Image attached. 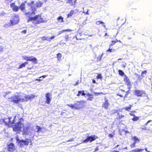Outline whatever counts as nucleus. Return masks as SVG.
Here are the masks:
<instances>
[{
  "mask_svg": "<svg viewBox=\"0 0 152 152\" xmlns=\"http://www.w3.org/2000/svg\"><path fill=\"white\" fill-rule=\"evenodd\" d=\"M19 20L18 16L17 15H15L13 17V20H10L11 24L13 25L17 24L19 21Z\"/></svg>",
  "mask_w": 152,
  "mask_h": 152,
  "instance_id": "nucleus-9",
  "label": "nucleus"
},
{
  "mask_svg": "<svg viewBox=\"0 0 152 152\" xmlns=\"http://www.w3.org/2000/svg\"><path fill=\"white\" fill-rule=\"evenodd\" d=\"M99 150V148H98V147H97L96 148V149H95V151H98Z\"/></svg>",
  "mask_w": 152,
  "mask_h": 152,
  "instance_id": "nucleus-53",
  "label": "nucleus"
},
{
  "mask_svg": "<svg viewBox=\"0 0 152 152\" xmlns=\"http://www.w3.org/2000/svg\"><path fill=\"white\" fill-rule=\"evenodd\" d=\"M112 152H120L119 151H113Z\"/></svg>",
  "mask_w": 152,
  "mask_h": 152,
  "instance_id": "nucleus-64",
  "label": "nucleus"
},
{
  "mask_svg": "<svg viewBox=\"0 0 152 152\" xmlns=\"http://www.w3.org/2000/svg\"><path fill=\"white\" fill-rule=\"evenodd\" d=\"M37 61V58H36L34 57L33 56L29 57L28 61H33L34 62H36Z\"/></svg>",
  "mask_w": 152,
  "mask_h": 152,
  "instance_id": "nucleus-19",
  "label": "nucleus"
},
{
  "mask_svg": "<svg viewBox=\"0 0 152 152\" xmlns=\"http://www.w3.org/2000/svg\"><path fill=\"white\" fill-rule=\"evenodd\" d=\"M57 56H58V58H60L61 57V54L60 53H58V54H57Z\"/></svg>",
  "mask_w": 152,
  "mask_h": 152,
  "instance_id": "nucleus-45",
  "label": "nucleus"
},
{
  "mask_svg": "<svg viewBox=\"0 0 152 152\" xmlns=\"http://www.w3.org/2000/svg\"><path fill=\"white\" fill-rule=\"evenodd\" d=\"M126 94H125V96H124V98L126 97V96L129 93V91L126 92Z\"/></svg>",
  "mask_w": 152,
  "mask_h": 152,
  "instance_id": "nucleus-49",
  "label": "nucleus"
},
{
  "mask_svg": "<svg viewBox=\"0 0 152 152\" xmlns=\"http://www.w3.org/2000/svg\"><path fill=\"white\" fill-rule=\"evenodd\" d=\"M96 24L98 25H99L101 24H104V23L102 21H97L96 22Z\"/></svg>",
  "mask_w": 152,
  "mask_h": 152,
  "instance_id": "nucleus-31",
  "label": "nucleus"
},
{
  "mask_svg": "<svg viewBox=\"0 0 152 152\" xmlns=\"http://www.w3.org/2000/svg\"><path fill=\"white\" fill-rule=\"evenodd\" d=\"M144 94L145 91H143L137 90L135 91V94L138 96H142Z\"/></svg>",
  "mask_w": 152,
  "mask_h": 152,
  "instance_id": "nucleus-10",
  "label": "nucleus"
},
{
  "mask_svg": "<svg viewBox=\"0 0 152 152\" xmlns=\"http://www.w3.org/2000/svg\"><path fill=\"white\" fill-rule=\"evenodd\" d=\"M123 117H124V115H121V116H120V115L119 116V118H122Z\"/></svg>",
  "mask_w": 152,
  "mask_h": 152,
  "instance_id": "nucleus-58",
  "label": "nucleus"
},
{
  "mask_svg": "<svg viewBox=\"0 0 152 152\" xmlns=\"http://www.w3.org/2000/svg\"><path fill=\"white\" fill-rule=\"evenodd\" d=\"M23 121V119L22 118H19V115H17L15 116L13 120L12 121V123L11 122L10 124H14L19 122H22Z\"/></svg>",
  "mask_w": 152,
  "mask_h": 152,
  "instance_id": "nucleus-7",
  "label": "nucleus"
},
{
  "mask_svg": "<svg viewBox=\"0 0 152 152\" xmlns=\"http://www.w3.org/2000/svg\"><path fill=\"white\" fill-rule=\"evenodd\" d=\"M3 48L2 46H0V51H2Z\"/></svg>",
  "mask_w": 152,
  "mask_h": 152,
  "instance_id": "nucleus-52",
  "label": "nucleus"
},
{
  "mask_svg": "<svg viewBox=\"0 0 152 152\" xmlns=\"http://www.w3.org/2000/svg\"><path fill=\"white\" fill-rule=\"evenodd\" d=\"M8 150L10 151H12L14 150L15 149V147L14 145L12 143H10L9 145H8Z\"/></svg>",
  "mask_w": 152,
  "mask_h": 152,
  "instance_id": "nucleus-12",
  "label": "nucleus"
},
{
  "mask_svg": "<svg viewBox=\"0 0 152 152\" xmlns=\"http://www.w3.org/2000/svg\"><path fill=\"white\" fill-rule=\"evenodd\" d=\"M124 80L125 81L126 85L128 86L130 85L131 82L129 78L126 75L124 76Z\"/></svg>",
  "mask_w": 152,
  "mask_h": 152,
  "instance_id": "nucleus-16",
  "label": "nucleus"
},
{
  "mask_svg": "<svg viewBox=\"0 0 152 152\" xmlns=\"http://www.w3.org/2000/svg\"><path fill=\"white\" fill-rule=\"evenodd\" d=\"M135 143L134 142H133L132 144H131L130 145V147L131 148H132L135 147Z\"/></svg>",
  "mask_w": 152,
  "mask_h": 152,
  "instance_id": "nucleus-38",
  "label": "nucleus"
},
{
  "mask_svg": "<svg viewBox=\"0 0 152 152\" xmlns=\"http://www.w3.org/2000/svg\"><path fill=\"white\" fill-rule=\"evenodd\" d=\"M87 96H89V97H92L93 95L91 94H88L87 95Z\"/></svg>",
  "mask_w": 152,
  "mask_h": 152,
  "instance_id": "nucleus-51",
  "label": "nucleus"
},
{
  "mask_svg": "<svg viewBox=\"0 0 152 152\" xmlns=\"http://www.w3.org/2000/svg\"><path fill=\"white\" fill-rule=\"evenodd\" d=\"M58 20L60 22V23L62 22L63 21V18L61 16H60L58 18Z\"/></svg>",
  "mask_w": 152,
  "mask_h": 152,
  "instance_id": "nucleus-27",
  "label": "nucleus"
},
{
  "mask_svg": "<svg viewBox=\"0 0 152 152\" xmlns=\"http://www.w3.org/2000/svg\"><path fill=\"white\" fill-rule=\"evenodd\" d=\"M47 76V75H43L42 76L40 77L39 78H42V79H43V78H45V77H46Z\"/></svg>",
  "mask_w": 152,
  "mask_h": 152,
  "instance_id": "nucleus-46",
  "label": "nucleus"
},
{
  "mask_svg": "<svg viewBox=\"0 0 152 152\" xmlns=\"http://www.w3.org/2000/svg\"><path fill=\"white\" fill-rule=\"evenodd\" d=\"M72 31V30L70 29H66V30H62L60 31L61 33H63L65 31Z\"/></svg>",
  "mask_w": 152,
  "mask_h": 152,
  "instance_id": "nucleus-35",
  "label": "nucleus"
},
{
  "mask_svg": "<svg viewBox=\"0 0 152 152\" xmlns=\"http://www.w3.org/2000/svg\"><path fill=\"white\" fill-rule=\"evenodd\" d=\"M96 78L97 79H102V77L101 75V74H98Z\"/></svg>",
  "mask_w": 152,
  "mask_h": 152,
  "instance_id": "nucleus-37",
  "label": "nucleus"
},
{
  "mask_svg": "<svg viewBox=\"0 0 152 152\" xmlns=\"http://www.w3.org/2000/svg\"><path fill=\"white\" fill-rule=\"evenodd\" d=\"M103 54H102L101 56H99L97 58V61H100L101 59V57L103 55Z\"/></svg>",
  "mask_w": 152,
  "mask_h": 152,
  "instance_id": "nucleus-34",
  "label": "nucleus"
},
{
  "mask_svg": "<svg viewBox=\"0 0 152 152\" xmlns=\"http://www.w3.org/2000/svg\"><path fill=\"white\" fill-rule=\"evenodd\" d=\"M34 2L31 1L30 3H28V4L31 6L32 12H28L25 13L24 15L29 17L27 22H28L30 21H32L33 23L37 24L43 22V19L41 18V16L39 15H36L34 17H30L31 16L34 15L35 14V11L36 10V8L35 6H33Z\"/></svg>",
  "mask_w": 152,
  "mask_h": 152,
  "instance_id": "nucleus-1",
  "label": "nucleus"
},
{
  "mask_svg": "<svg viewBox=\"0 0 152 152\" xmlns=\"http://www.w3.org/2000/svg\"><path fill=\"white\" fill-rule=\"evenodd\" d=\"M23 58L26 60L28 61L29 60V57L26 56H23Z\"/></svg>",
  "mask_w": 152,
  "mask_h": 152,
  "instance_id": "nucleus-39",
  "label": "nucleus"
},
{
  "mask_svg": "<svg viewBox=\"0 0 152 152\" xmlns=\"http://www.w3.org/2000/svg\"><path fill=\"white\" fill-rule=\"evenodd\" d=\"M94 93L96 96H98V95H100L101 94H103V93L102 92L100 93L94 92Z\"/></svg>",
  "mask_w": 152,
  "mask_h": 152,
  "instance_id": "nucleus-36",
  "label": "nucleus"
},
{
  "mask_svg": "<svg viewBox=\"0 0 152 152\" xmlns=\"http://www.w3.org/2000/svg\"><path fill=\"white\" fill-rule=\"evenodd\" d=\"M145 149L147 152H148V151L147 150V148H145Z\"/></svg>",
  "mask_w": 152,
  "mask_h": 152,
  "instance_id": "nucleus-63",
  "label": "nucleus"
},
{
  "mask_svg": "<svg viewBox=\"0 0 152 152\" xmlns=\"http://www.w3.org/2000/svg\"><path fill=\"white\" fill-rule=\"evenodd\" d=\"M35 132H37L38 133H39L40 132H42L43 128L40 127V126H37L36 127L35 129L34 130Z\"/></svg>",
  "mask_w": 152,
  "mask_h": 152,
  "instance_id": "nucleus-15",
  "label": "nucleus"
},
{
  "mask_svg": "<svg viewBox=\"0 0 152 152\" xmlns=\"http://www.w3.org/2000/svg\"><path fill=\"white\" fill-rule=\"evenodd\" d=\"M11 118H8L4 119H1L0 120V124L6 125L11 123Z\"/></svg>",
  "mask_w": 152,
  "mask_h": 152,
  "instance_id": "nucleus-6",
  "label": "nucleus"
},
{
  "mask_svg": "<svg viewBox=\"0 0 152 152\" xmlns=\"http://www.w3.org/2000/svg\"><path fill=\"white\" fill-rule=\"evenodd\" d=\"M42 3L40 1H37L36 3V6L37 7H40L41 6Z\"/></svg>",
  "mask_w": 152,
  "mask_h": 152,
  "instance_id": "nucleus-26",
  "label": "nucleus"
},
{
  "mask_svg": "<svg viewBox=\"0 0 152 152\" xmlns=\"http://www.w3.org/2000/svg\"><path fill=\"white\" fill-rule=\"evenodd\" d=\"M26 30H24L23 31H22L21 32L22 33L25 34L26 33Z\"/></svg>",
  "mask_w": 152,
  "mask_h": 152,
  "instance_id": "nucleus-50",
  "label": "nucleus"
},
{
  "mask_svg": "<svg viewBox=\"0 0 152 152\" xmlns=\"http://www.w3.org/2000/svg\"><path fill=\"white\" fill-rule=\"evenodd\" d=\"M132 106V105H130L129 106L125 107L123 108L127 111H129L130 110Z\"/></svg>",
  "mask_w": 152,
  "mask_h": 152,
  "instance_id": "nucleus-24",
  "label": "nucleus"
},
{
  "mask_svg": "<svg viewBox=\"0 0 152 152\" xmlns=\"http://www.w3.org/2000/svg\"><path fill=\"white\" fill-rule=\"evenodd\" d=\"M29 129L28 127H27L26 128H25L24 126L23 129V130H21V131H23L24 134H28V130Z\"/></svg>",
  "mask_w": 152,
  "mask_h": 152,
  "instance_id": "nucleus-18",
  "label": "nucleus"
},
{
  "mask_svg": "<svg viewBox=\"0 0 152 152\" xmlns=\"http://www.w3.org/2000/svg\"><path fill=\"white\" fill-rule=\"evenodd\" d=\"M152 121V120H149L148 122H147V123H150V122Z\"/></svg>",
  "mask_w": 152,
  "mask_h": 152,
  "instance_id": "nucleus-62",
  "label": "nucleus"
},
{
  "mask_svg": "<svg viewBox=\"0 0 152 152\" xmlns=\"http://www.w3.org/2000/svg\"><path fill=\"white\" fill-rule=\"evenodd\" d=\"M93 81V83H96V81H95V80H93V81Z\"/></svg>",
  "mask_w": 152,
  "mask_h": 152,
  "instance_id": "nucleus-60",
  "label": "nucleus"
},
{
  "mask_svg": "<svg viewBox=\"0 0 152 152\" xmlns=\"http://www.w3.org/2000/svg\"><path fill=\"white\" fill-rule=\"evenodd\" d=\"M135 112V111H134L133 112H131V113H129V114L131 115L134 116H135V115H134V113Z\"/></svg>",
  "mask_w": 152,
  "mask_h": 152,
  "instance_id": "nucleus-43",
  "label": "nucleus"
},
{
  "mask_svg": "<svg viewBox=\"0 0 152 152\" xmlns=\"http://www.w3.org/2000/svg\"><path fill=\"white\" fill-rule=\"evenodd\" d=\"M118 72L119 75L121 76H122L124 75V72L121 70H119Z\"/></svg>",
  "mask_w": 152,
  "mask_h": 152,
  "instance_id": "nucleus-33",
  "label": "nucleus"
},
{
  "mask_svg": "<svg viewBox=\"0 0 152 152\" xmlns=\"http://www.w3.org/2000/svg\"><path fill=\"white\" fill-rule=\"evenodd\" d=\"M74 141V139L73 138H72L71 139H70V140H68V141H67V142H70V141Z\"/></svg>",
  "mask_w": 152,
  "mask_h": 152,
  "instance_id": "nucleus-48",
  "label": "nucleus"
},
{
  "mask_svg": "<svg viewBox=\"0 0 152 152\" xmlns=\"http://www.w3.org/2000/svg\"><path fill=\"white\" fill-rule=\"evenodd\" d=\"M88 10H87V11L86 12V14H87V15H89V13H88Z\"/></svg>",
  "mask_w": 152,
  "mask_h": 152,
  "instance_id": "nucleus-59",
  "label": "nucleus"
},
{
  "mask_svg": "<svg viewBox=\"0 0 152 152\" xmlns=\"http://www.w3.org/2000/svg\"><path fill=\"white\" fill-rule=\"evenodd\" d=\"M146 73V71H143L142 72V75L143 73L144 74H145Z\"/></svg>",
  "mask_w": 152,
  "mask_h": 152,
  "instance_id": "nucleus-54",
  "label": "nucleus"
},
{
  "mask_svg": "<svg viewBox=\"0 0 152 152\" xmlns=\"http://www.w3.org/2000/svg\"><path fill=\"white\" fill-rule=\"evenodd\" d=\"M144 150L143 149H136L134 150H132L129 152H141Z\"/></svg>",
  "mask_w": 152,
  "mask_h": 152,
  "instance_id": "nucleus-21",
  "label": "nucleus"
},
{
  "mask_svg": "<svg viewBox=\"0 0 152 152\" xmlns=\"http://www.w3.org/2000/svg\"><path fill=\"white\" fill-rule=\"evenodd\" d=\"M81 94V95L82 96H85L86 95V94L84 92V91H79L78 92V94H77V95L78 96H79L80 94Z\"/></svg>",
  "mask_w": 152,
  "mask_h": 152,
  "instance_id": "nucleus-23",
  "label": "nucleus"
},
{
  "mask_svg": "<svg viewBox=\"0 0 152 152\" xmlns=\"http://www.w3.org/2000/svg\"><path fill=\"white\" fill-rule=\"evenodd\" d=\"M115 40H116V41H112V43H111V45H114L116 42H117V41H118L117 40V39H116Z\"/></svg>",
  "mask_w": 152,
  "mask_h": 152,
  "instance_id": "nucleus-41",
  "label": "nucleus"
},
{
  "mask_svg": "<svg viewBox=\"0 0 152 152\" xmlns=\"http://www.w3.org/2000/svg\"><path fill=\"white\" fill-rule=\"evenodd\" d=\"M42 79H37L36 80H38V81H40L42 80Z\"/></svg>",
  "mask_w": 152,
  "mask_h": 152,
  "instance_id": "nucleus-61",
  "label": "nucleus"
},
{
  "mask_svg": "<svg viewBox=\"0 0 152 152\" xmlns=\"http://www.w3.org/2000/svg\"><path fill=\"white\" fill-rule=\"evenodd\" d=\"M93 97H88L87 99L88 100H92Z\"/></svg>",
  "mask_w": 152,
  "mask_h": 152,
  "instance_id": "nucleus-42",
  "label": "nucleus"
},
{
  "mask_svg": "<svg viewBox=\"0 0 152 152\" xmlns=\"http://www.w3.org/2000/svg\"><path fill=\"white\" fill-rule=\"evenodd\" d=\"M50 94L49 93H47L45 94V97L46 98V102L48 104H49L51 100V99L50 98Z\"/></svg>",
  "mask_w": 152,
  "mask_h": 152,
  "instance_id": "nucleus-13",
  "label": "nucleus"
},
{
  "mask_svg": "<svg viewBox=\"0 0 152 152\" xmlns=\"http://www.w3.org/2000/svg\"><path fill=\"white\" fill-rule=\"evenodd\" d=\"M79 84L78 82H77L75 84V86Z\"/></svg>",
  "mask_w": 152,
  "mask_h": 152,
  "instance_id": "nucleus-57",
  "label": "nucleus"
},
{
  "mask_svg": "<svg viewBox=\"0 0 152 152\" xmlns=\"http://www.w3.org/2000/svg\"><path fill=\"white\" fill-rule=\"evenodd\" d=\"M12 9V10L15 12H17L18 10V7L16 6L14 3H12L10 5Z\"/></svg>",
  "mask_w": 152,
  "mask_h": 152,
  "instance_id": "nucleus-14",
  "label": "nucleus"
},
{
  "mask_svg": "<svg viewBox=\"0 0 152 152\" xmlns=\"http://www.w3.org/2000/svg\"><path fill=\"white\" fill-rule=\"evenodd\" d=\"M83 101H77L75 104V109L78 110L82 108L83 107Z\"/></svg>",
  "mask_w": 152,
  "mask_h": 152,
  "instance_id": "nucleus-5",
  "label": "nucleus"
},
{
  "mask_svg": "<svg viewBox=\"0 0 152 152\" xmlns=\"http://www.w3.org/2000/svg\"><path fill=\"white\" fill-rule=\"evenodd\" d=\"M120 109H117V110H112V113H113V114L116 113H117L118 114H119V112L120 111Z\"/></svg>",
  "mask_w": 152,
  "mask_h": 152,
  "instance_id": "nucleus-29",
  "label": "nucleus"
},
{
  "mask_svg": "<svg viewBox=\"0 0 152 152\" xmlns=\"http://www.w3.org/2000/svg\"><path fill=\"white\" fill-rule=\"evenodd\" d=\"M16 140H17V141L18 142V143L19 142V141L21 140H20L19 139V138L18 137H17L16 138Z\"/></svg>",
  "mask_w": 152,
  "mask_h": 152,
  "instance_id": "nucleus-47",
  "label": "nucleus"
},
{
  "mask_svg": "<svg viewBox=\"0 0 152 152\" xmlns=\"http://www.w3.org/2000/svg\"><path fill=\"white\" fill-rule=\"evenodd\" d=\"M28 64V62H25L24 63H22L20 65V66L19 67V69H20L22 68L23 67H24L25 66Z\"/></svg>",
  "mask_w": 152,
  "mask_h": 152,
  "instance_id": "nucleus-25",
  "label": "nucleus"
},
{
  "mask_svg": "<svg viewBox=\"0 0 152 152\" xmlns=\"http://www.w3.org/2000/svg\"><path fill=\"white\" fill-rule=\"evenodd\" d=\"M29 143V140L26 139L25 140H21L19 141L18 144L21 147H23L25 145H27Z\"/></svg>",
  "mask_w": 152,
  "mask_h": 152,
  "instance_id": "nucleus-8",
  "label": "nucleus"
},
{
  "mask_svg": "<svg viewBox=\"0 0 152 152\" xmlns=\"http://www.w3.org/2000/svg\"><path fill=\"white\" fill-rule=\"evenodd\" d=\"M105 102L103 103L102 107L105 109H107L108 107L109 106L110 104L108 100L106 99H105Z\"/></svg>",
  "mask_w": 152,
  "mask_h": 152,
  "instance_id": "nucleus-11",
  "label": "nucleus"
},
{
  "mask_svg": "<svg viewBox=\"0 0 152 152\" xmlns=\"http://www.w3.org/2000/svg\"><path fill=\"white\" fill-rule=\"evenodd\" d=\"M139 118L138 117H134L132 119V120L134 121H137L139 120Z\"/></svg>",
  "mask_w": 152,
  "mask_h": 152,
  "instance_id": "nucleus-32",
  "label": "nucleus"
},
{
  "mask_svg": "<svg viewBox=\"0 0 152 152\" xmlns=\"http://www.w3.org/2000/svg\"><path fill=\"white\" fill-rule=\"evenodd\" d=\"M114 134H110L109 135V136L110 137H112L114 136Z\"/></svg>",
  "mask_w": 152,
  "mask_h": 152,
  "instance_id": "nucleus-44",
  "label": "nucleus"
},
{
  "mask_svg": "<svg viewBox=\"0 0 152 152\" xmlns=\"http://www.w3.org/2000/svg\"><path fill=\"white\" fill-rule=\"evenodd\" d=\"M97 138V137L95 135L88 136L87 138L83 140V142L84 143H86L89 141L91 142L96 139Z\"/></svg>",
  "mask_w": 152,
  "mask_h": 152,
  "instance_id": "nucleus-4",
  "label": "nucleus"
},
{
  "mask_svg": "<svg viewBox=\"0 0 152 152\" xmlns=\"http://www.w3.org/2000/svg\"><path fill=\"white\" fill-rule=\"evenodd\" d=\"M117 95H118V96H120V97H123V96H122V95H121V94H118H118H117Z\"/></svg>",
  "mask_w": 152,
  "mask_h": 152,
  "instance_id": "nucleus-55",
  "label": "nucleus"
},
{
  "mask_svg": "<svg viewBox=\"0 0 152 152\" xmlns=\"http://www.w3.org/2000/svg\"><path fill=\"white\" fill-rule=\"evenodd\" d=\"M24 125L22 122H18L15 123V124L13 126V129L15 132L21 131L23 129Z\"/></svg>",
  "mask_w": 152,
  "mask_h": 152,
  "instance_id": "nucleus-3",
  "label": "nucleus"
},
{
  "mask_svg": "<svg viewBox=\"0 0 152 152\" xmlns=\"http://www.w3.org/2000/svg\"><path fill=\"white\" fill-rule=\"evenodd\" d=\"M34 96L33 95H23L20 94L19 95H13L12 97L8 98L10 101L13 102L15 103H18L20 102H23L27 101L34 98Z\"/></svg>",
  "mask_w": 152,
  "mask_h": 152,
  "instance_id": "nucleus-2",
  "label": "nucleus"
},
{
  "mask_svg": "<svg viewBox=\"0 0 152 152\" xmlns=\"http://www.w3.org/2000/svg\"><path fill=\"white\" fill-rule=\"evenodd\" d=\"M10 93V91L7 92L6 93V95L8 94H9Z\"/></svg>",
  "mask_w": 152,
  "mask_h": 152,
  "instance_id": "nucleus-56",
  "label": "nucleus"
},
{
  "mask_svg": "<svg viewBox=\"0 0 152 152\" xmlns=\"http://www.w3.org/2000/svg\"><path fill=\"white\" fill-rule=\"evenodd\" d=\"M132 139L134 140V142L135 143L140 141L139 139L136 136L132 137Z\"/></svg>",
  "mask_w": 152,
  "mask_h": 152,
  "instance_id": "nucleus-20",
  "label": "nucleus"
},
{
  "mask_svg": "<svg viewBox=\"0 0 152 152\" xmlns=\"http://www.w3.org/2000/svg\"><path fill=\"white\" fill-rule=\"evenodd\" d=\"M77 0H68L67 2V3H69L71 5H74L75 2Z\"/></svg>",
  "mask_w": 152,
  "mask_h": 152,
  "instance_id": "nucleus-17",
  "label": "nucleus"
},
{
  "mask_svg": "<svg viewBox=\"0 0 152 152\" xmlns=\"http://www.w3.org/2000/svg\"><path fill=\"white\" fill-rule=\"evenodd\" d=\"M114 51V49L113 50L112 49H110V48H109L108 50H107V51L109 52H113Z\"/></svg>",
  "mask_w": 152,
  "mask_h": 152,
  "instance_id": "nucleus-40",
  "label": "nucleus"
},
{
  "mask_svg": "<svg viewBox=\"0 0 152 152\" xmlns=\"http://www.w3.org/2000/svg\"><path fill=\"white\" fill-rule=\"evenodd\" d=\"M20 8L22 11H23L25 10V3H23L21 4L20 6Z\"/></svg>",
  "mask_w": 152,
  "mask_h": 152,
  "instance_id": "nucleus-22",
  "label": "nucleus"
},
{
  "mask_svg": "<svg viewBox=\"0 0 152 152\" xmlns=\"http://www.w3.org/2000/svg\"><path fill=\"white\" fill-rule=\"evenodd\" d=\"M73 13L74 11L72 10L71 11L70 13L67 15V18L71 16Z\"/></svg>",
  "mask_w": 152,
  "mask_h": 152,
  "instance_id": "nucleus-28",
  "label": "nucleus"
},
{
  "mask_svg": "<svg viewBox=\"0 0 152 152\" xmlns=\"http://www.w3.org/2000/svg\"><path fill=\"white\" fill-rule=\"evenodd\" d=\"M67 105L69 107H71L72 108H74L75 109V105L73 104H68Z\"/></svg>",
  "mask_w": 152,
  "mask_h": 152,
  "instance_id": "nucleus-30",
  "label": "nucleus"
}]
</instances>
